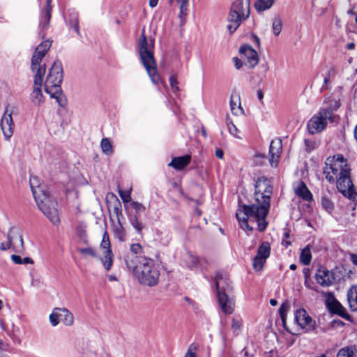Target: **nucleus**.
Here are the masks:
<instances>
[{
    "mask_svg": "<svg viewBox=\"0 0 357 357\" xmlns=\"http://www.w3.org/2000/svg\"><path fill=\"white\" fill-rule=\"evenodd\" d=\"M255 188V202L241 206L236 211V216L242 229L252 231L253 227L250 223L256 222L258 229L264 231L268 224L266 218L270 208L273 187L268 178L261 176L256 181Z\"/></svg>",
    "mask_w": 357,
    "mask_h": 357,
    "instance_id": "f257e3e1",
    "label": "nucleus"
},
{
    "mask_svg": "<svg viewBox=\"0 0 357 357\" xmlns=\"http://www.w3.org/2000/svg\"><path fill=\"white\" fill-rule=\"evenodd\" d=\"M29 184L39 209L52 224L59 225L60 219L56 208V202L50 196L46 185L36 176L30 177Z\"/></svg>",
    "mask_w": 357,
    "mask_h": 357,
    "instance_id": "f03ea898",
    "label": "nucleus"
},
{
    "mask_svg": "<svg viewBox=\"0 0 357 357\" xmlns=\"http://www.w3.org/2000/svg\"><path fill=\"white\" fill-rule=\"evenodd\" d=\"M135 259L129 257L127 268L131 271L142 284L153 287L158 284L160 277L158 266L151 258H142L139 263L135 264Z\"/></svg>",
    "mask_w": 357,
    "mask_h": 357,
    "instance_id": "7ed1b4c3",
    "label": "nucleus"
},
{
    "mask_svg": "<svg viewBox=\"0 0 357 357\" xmlns=\"http://www.w3.org/2000/svg\"><path fill=\"white\" fill-rule=\"evenodd\" d=\"M138 48L141 61L152 83L158 84L162 82L153 55L154 40L146 38L144 30L139 38Z\"/></svg>",
    "mask_w": 357,
    "mask_h": 357,
    "instance_id": "20e7f679",
    "label": "nucleus"
},
{
    "mask_svg": "<svg viewBox=\"0 0 357 357\" xmlns=\"http://www.w3.org/2000/svg\"><path fill=\"white\" fill-rule=\"evenodd\" d=\"M63 80V68L59 61H54L45 82V91L51 98H54L61 107L66 104V100L62 94L61 84Z\"/></svg>",
    "mask_w": 357,
    "mask_h": 357,
    "instance_id": "39448f33",
    "label": "nucleus"
},
{
    "mask_svg": "<svg viewBox=\"0 0 357 357\" xmlns=\"http://www.w3.org/2000/svg\"><path fill=\"white\" fill-rule=\"evenodd\" d=\"M52 45V41L46 40L38 45L32 55L31 60V68L33 73L36 84L43 83V76L45 73V64L42 63L43 59L49 51Z\"/></svg>",
    "mask_w": 357,
    "mask_h": 357,
    "instance_id": "423d86ee",
    "label": "nucleus"
},
{
    "mask_svg": "<svg viewBox=\"0 0 357 357\" xmlns=\"http://www.w3.org/2000/svg\"><path fill=\"white\" fill-rule=\"evenodd\" d=\"M52 45V41L46 40L38 45L32 55L31 60V68L33 73L36 84L43 83V76L45 73V64L42 63L43 59L49 51Z\"/></svg>",
    "mask_w": 357,
    "mask_h": 357,
    "instance_id": "0eeeda50",
    "label": "nucleus"
},
{
    "mask_svg": "<svg viewBox=\"0 0 357 357\" xmlns=\"http://www.w3.org/2000/svg\"><path fill=\"white\" fill-rule=\"evenodd\" d=\"M218 301L222 310L227 314H231L234 310L235 303L227 293L232 290L228 280L222 275L218 273L215 278Z\"/></svg>",
    "mask_w": 357,
    "mask_h": 357,
    "instance_id": "6e6552de",
    "label": "nucleus"
},
{
    "mask_svg": "<svg viewBox=\"0 0 357 357\" xmlns=\"http://www.w3.org/2000/svg\"><path fill=\"white\" fill-rule=\"evenodd\" d=\"M250 15V0H235L228 16L227 29L232 33L240 26L242 21Z\"/></svg>",
    "mask_w": 357,
    "mask_h": 357,
    "instance_id": "1a4fd4ad",
    "label": "nucleus"
},
{
    "mask_svg": "<svg viewBox=\"0 0 357 357\" xmlns=\"http://www.w3.org/2000/svg\"><path fill=\"white\" fill-rule=\"evenodd\" d=\"M337 116L328 109H319L307 122V129L310 134L315 135L321 132L327 126L328 122H336Z\"/></svg>",
    "mask_w": 357,
    "mask_h": 357,
    "instance_id": "9d476101",
    "label": "nucleus"
},
{
    "mask_svg": "<svg viewBox=\"0 0 357 357\" xmlns=\"http://www.w3.org/2000/svg\"><path fill=\"white\" fill-rule=\"evenodd\" d=\"M331 175L336 179L337 190L349 199L357 202V192L350 178V169L331 172Z\"/></svg>",
    "mask_w": 357,
    "mask_h": 357,
    "instance_id": "9b49d317",
    "label": "nucleus"
},
{
    "mask_svg": "<svg viewBox=\"0 0 357 357\" xmlns=\"http://www.w3.org/2000/svg\"><path fill=\"white\" fill-rule=\"evenodd\" d=\"M8 241L0 245L1 250H6L12 248L13 251L18 253L24 252L25 248L22 234V230L17 227H12L7 234Z\"/></svg>",
    "mask_w": 357,
    "mask_h": 357,
    "instance_id": "f8f14e48",
    "label": "nucleus"
},
{
    "mask_svg": "<svg viewBox=\"0 0 357 357\" xmlns=\"http://www.w3.org/2000/svg\"><path fill=\"white\" fill-rule=\"evenodd\" d=\"M347 169H350L347 160L344 158L343 155H337L332 160L327 159L323 173L325 175L326 179L331 183L334 181V176L331 175V172L337 173L338 171L341 172Z\"/></svg>",
    "mask_w": 357,
    "mask_h": 357,
    "instance_id": "ddd939ff",
    "label": "nucleus"
},
{
    "mask_svg": "<svg viewBox=\"0 0 357 357\" xmlns=\"http://www.w3.org/2000/svg\"><path fill=\"white\" fill-rule=\"evenodd\" d=\"M101 253L100 260L106 271H109L112 266L114 261V255L111 249V243L109 234L105 231L102 236V241L100 245Z\"/></svg>",
    "mask_w": 357,
    "mask_h": 357,
    "instance_id": "4468645a",
    "label": "nucleus"
},
{
    "mask_svg": "<svg viewBox=\"0 0 357 357\" xmlns=\"http://www.w3.org/2000/svg\"><path fill=\"white\" fill-rule=\"evenodd\" d=\"M271 253V245L269 243L263 242L257 250V254L253 259L252 266L256 271H261L269 257Z\"/></svg>",
    "mask_w": 357,
    "mask_h": 357,
    "instance_id": "2eb2a0df",
    "label": "nucleus"
},
{
    "mask_svg": "<svg viewBox=\"0 0 357 357\" xmlns=\"http://www.w3.org/2000/svg\"><path fill=\"white\" fill-rule=\"evenodd\" d=\"M295 321L297 324L307 333L312 332L315 329V321L312 319L307 311L303 308H300L296 311Z\"/></svg>",
    "mask_w": 357,
    "mask_h": 357,
    "instance_id": "dca6fc26",
    "label": "nucleus"
},
{
    "mask_svg": "<svg viewBox=\"0 0 357 357\" xmlns=\"http://www.w3.org/2000/svg\"><path fill=\"white\" fill-rule=\"evenodd\" d=\"M13 109L9 106L6 107L5 112L1 118V128L6 139H10L13 134V121L12 119Z\"/></svg>",
    "mask_w": 357,
    "mask_h": 357,
    "instance_id": "f3484780",
    "label": "nucleus"
},
{
    "mask_svg": "<svg viewBox=\"0 0 357 357\" xmlns=\"http://www.w3.org/2000/svg\"><path fill=\"white\" fill-rule=\"evenodd\" d=\"M239 52L245 59V65L248 68H252L258 63V54L250 45L241 46Z\"/></svg>",
    "mask_w": 357,
    "mask_h": 357,
    "instance_id": "a211bd4d",
    "label": "nucleus"
},
{
    "mask_svg": "<svg viewBox=\"0 0 357 357\" xmlns=\"http://www.w3.org/2000/svg\"><path fill=\"white\" fill-rule=\"evenodd\" d=\"M282 143L279 139L272 140L270 144V165L273 167H276L278 165L280 154L282 153Z\"/></svg>",
    "mask_w": 357,
    "mask_h": 357,
    "instance_id": "6ab92c4d",
    "label": "nucleus"
},
{
    "mask_svg": "<svg viewBox=\"0 0 357 357\" xmlns=\"http://www.w3.org/2000/svg\"><path fill=\"white\" fill-rule=\"evenodd\" d=\"M317 282L322 287H329L334 281L333 274L324 267H320L315 275Z\"/></svg>",
    "mask_w": 357,
    "mask_h": 357,
    "instance_id": "aec40b11",
    "label": "nucleus"
},
{
    "mask_svg": "<svg viewBox=\"0 0 357 357\" xmlns=\"http://www.w3.org/2000/svg\"><path fill=\"white\" fill-rule=\"evenodd\" d=\"M114 211L116 213L117 221L116 222H113L112 231L114 236L119 241H124L126 237V232L119 218V213L121 214V209L119 207H115Z\"/></svg>",
    "mask_w": 357,
    "mask_h": 357,
    "instance_id": "412c9836",
    "label": "nucleus"
},
{
    "mask_svg": "<svg viewBox=\"0 0 357 357\" xmlns=\"http://www.w3.org/2000/svg\"><path fill=\"white\" fill-rule=\"evenodd\" d=\"M130 253H128L126 258L125 261L126 264L127 265V261L129 257H132L135 259V264H137L139 263L142 258H146V257L142 256V254L143 253V248L142 246L139 243H133L130 245Z\"/></svg>",
    "mask_w": 357,
    "mask_h": 357,
    "instance_id": "4be33fe9",
    "label": "nucleus"
},
{
    "mask_svg": "<svg viewBox=\"0 0 357 357\" xmlns=\"http://www.w3.org/2000/svg\"><path fill=\"white\" fill-rule=\"evenodd\" d=\"M191 161V156L190 155H185L180 157H175L172 158L169 166L172 167L176 170H181L185 167Z\"/></svg>",
    "mask_w": 357,
    "mask_h": 357,
    "instance_id": "5701e85b",
    "label": "nucleus"
},
{
    "mask_svg": "<svg viewBox=\"0 0 357 357\" xmlns=\"http://www.w3.org/2000/svg\"><path fill=\"white\" fill-rule=\"evenodd\" d=\"M230 108L232 114L235 116H240L243 114L244 110L241 104V100L238 95L231 96L230 98Z\"/></svg>",
    "mask_w": 357,
    "mask_h": 357,
    "instance_id": "b1692460",
    "label": "nucleus"
},
{
    "mask_svg": "<svg viewBox=\"0 0 357 357\" xmlns=\"http://www.w3.org/2000/svg\"><path fill=\"white\" fill-rule=\"evenodd\" d=\"M349 307L352 311H357V285H353L347 291Z\"/></svg>",
    "mask_w": 357,
    "mask_h": 357,
    "instance_id": "393cba45",
    "label": "nucleus"
},
{
    "mask_svg": "<svg viewBox=\"0 0 357 357\" xmlns=\"http://www.w3.org/2000/svg\"><path fill=\"white\" fill-rule=\"evenodd\" d=\"M43 83L36 84L34 83V87L31 94V102L36 106H39L43 102V96L41 91V86Z\"/></svg>",
    "mask_w": 357,
    "mask_h": 357,
    "instance_id": "a878e982",
    "label": "nucleus"
},
{
    "mask_svg": "<svg viewBox=\"0 0 357 357\" xmlns=\"http://www.w3.org/2000/svg\"><path fill=\"white\" fill-rule=\"evenodd\" d=\"M296 194L306 201L312 199V194L303 182H300L295 190Z\"/></svg>",
    "mask_w": 357,
    "mask_h": 357,
    "instance_id": "bb28decb",
    "label": "nucleus"
},
{
    "mask_svg": "<svg viewBox=\"0 0 357 357\" xmlns=\"http://www.w3.org/2000/svg\"><path fill=\"white\" fill-rule=\"evenodd\" d=\"M62 310L63 308L55 307L53 309L52 312L50 314V321L53 326H56L62 321Z\"/></svg>",
    "mask_w": 357,
    "mask_h": 357,
    "instance_id": "cd10ccee",
    "label": "nucleus"
},
{
    "mask_svg": "<svg viewBox=\"0 0 357 357\" xmlns=\"http://www.w3.org/2000/svg\"><path fill=\"white\" fill-rule=\"evenodd\" d=\"M275 0H257L255 7L257 11L261 12L271 8Z\"/></svg>",
    "mask_w": 357,
    "mask_h": 357,
    "instance_id": "c85d7f7f",
    "label": "nucleus"
},
{
    "mask_svg": "<svg viewBox=\"0 0 357 357\" xmlns=\"http://www.w3.org/2000/svg\"><path fill=\"white\" fill-rule=\"evenodd\" d=\"M51 1L52 0H47L46 1V6L43 9V12L45 13L44 20L41 23V26L43 29L48 26L49 22L51 18V11H52V7H51Z\"/></svg>",
    "mask_w": 357,
    "mask_h": 357,
    "instance_id": "c756f323",
    "label": "nucleus"
},
{
    "mask_svg": "<svg viewBox=\"0 0 357 357\" xmlns=\"http://www.w3.org/2000/svg\"><path fill=\"white\" fill-rule=\"evenodd\" d=\"M189 0H176L177 3L178 4L180 13L179 18L181 19V22L182 23L185 21V17L188 13V3Z\"/></svg>",
    "mask_w": 357,
    "mask_h": 357,
    "instance_id": "7c9ffc66",
    "label": "nucleus"
},
{
    "mask_svg": "<svg viewBox=\"0 0 357 357\" xmlns=\"http://www.w3.org/2000/svg\"><path fill=\"white\" fill-rule=\"evenodd\" d=\"M312 259V255L309 245H307L304 249L302 250L300 255V261L304 265H308Z\"/></svg>",
    "mask_w": 357,
    "mask_h": 357,
    "instance_id": "2f4dec72",
    "label": "nucleus"
},
{
    "mask_svg": "<svg viewBox=\"0 0 357 357\" xmlns=\"http://www.w3.org/2000/svg\"><path fill=\"white\" fill-rule=\"evenodd\" d=\"M332 310L333 312L339 314L342 317L347 318L349 316L346 309L336 300L334 301L333 303Z\"/></svg>",
    "mask_w": 357,
    "mask_h": 357,
    "instance_id": "473e14b6",
    "label": "nucleus"
},
{
    "mask_svg": "<svg viewBox=\"0 0 357 357\" xmlns=\"http://www.w3.org/2000/svg\"><path fill=\"white\" fill-rule=\"evenodd\" d=\"M62 321L63 323L68 326H70L74 323V317L73 314L66 308L63 307L62 310Z\"/></svg>",
    "mask_w": 357,
    "mask_h": 357,
    "instance_id": "72a5a7b5",
    "label": "nucleus"
},
{
    "mask_svg": "<svg viewBox=\"0 0 357 357\" xmlns=\"http://www.w3.org/2000/svg\"><path fill=\"white\" fill-rule=\"evenodd\" d=\"M102 151L106 155H111L113 153V146L108 138H103L100 142Z\"/></svg>",
    "mask_w": 357,
    "mask_h": 357,
    "instance_id": "f704fd0d",
    "label": "nucleus"
},
{
    "mask_svg": "<svg viewBox=\"0 0 357 357\" xmlns=\"http://www.w3.org/2000/svg\"><path fill=\"white\" fill-rule=\"evenodd\" d=\"M282 20H281L280 17L278 16L275 17L273 20L272 28H273V34L275 36H278L280 33V32L282 31Z\"/></svg>",
    "mask_w": 357,
    "mask_h": 357,
    "instance_id": "c9c22d12",
    "label": "nucleus"
},
{
    "mask_svg": "<svg viewBox=\"0 0 357 357\" xmlns=\"http://www.w3.org/2000/svg\"><path fill=\"white\" fill-rule=\"evenodd\" d=\"M354 350L355 349L353 347H344L339 350L337 357H353Z\"/></svg>",
    "mask_w": 357,
    "mask_h": 357,
    "instance_id": "e433bc0d",
    "label": "nucleus"
},
{
    "mask_svg": "<svg viewBox=\"0 0 357 357\" xmlns=\"http://www.w3.org/2000/svg\"><path fill=\"white\" fill-rule=\"evenodd\" d=\"M227 126L231 135H232L236 138L241 139V137L239 135L240 130L231 121H229V119H227Z\"/></svg>",
    "mask_w": 357,
    "mask_h": 357,
    "instance_id": "4c0bfd02",
    "label": "nucleus"
},
{
    "mask_svg": "<svg viewBox=\"0 0 357 357\" xmlns=\"http://www.w3.org/2000/svg\"><path fill=\"white\" fill-rule=\"evenodd\" d=\"M328 105L327 107H323L321 109H328L333 114V112L337 110L340 106V103L336 100H330Z\"/></svg>",
    "mask_w": 357,
    "mask_h": 357,
    "instance_id": "58836bf2",
    "label": "nucleus"
},
{
    "mask_svg": "<svg viewBox=\"0 0 357 357\" xmlns=\"http://www.w3.org/2000/svg\"><path fill=\"white\" fill-rule=\"evenodd\" d=\"M131 225L139 233H141L144 228V224L137 216H135L134 219L131 221Z\"/></svg>",
    "mask_w": 357,
    "mask_h": 357,
    "instance_id": "ea45409f",
    "label": "nucleus"
},
{
    "mask_svg": "<svg viewBox=\"0 0 357 357\" xmlns=\"http://www.w3.org/2000/svg\"><path fill=\"white\" fill-rule=\"evenodd\" d=\"M304 143L305 146V150L307 152H311L317 146V143L313 139H305L304 140Z\"/></svg>",
    "mask_w": 357,
    "mask_h": 357,
    "instance_id": "a19ab883",
    "label": "nucleus"
},
{
    "mask_svg": "<svg viewBox=\"0 0 357 357\" xmlns=\"http://www.w3.org/2000/svg\"><path fill=\"white\" fill-rule=\"evenodd\" d=\"M242 319L234 317L231 321V328L235 332L241 329L242 326Z\"/></svg>",
    "mask_w": 357,
    "mask_h": 357,
    "instance_id": "79ce46f5",
    "label": "nucleus"
},
{
    "mask_svg": "<svg viewBox=\"0 0 357 357\" xmlns=\"http://www.w3.org/2000/svg\"><path fill=\"white\" fill-rule=\"evenodd\" d=\"M119 194L123 202H129L131 199L130 190H123L119 189Z\"/></svg>",
    "mask_w": 357,
    "mask_h": 357,
    "instance_id": "37998d69",
    "label": "nucleus"
},
{
    "mask_svg": "<svg viewBox=\"0 0 357 357\" xmlns=\"http://www.w3.org/2000/svg\"><path fill=\"white\" fill-rule=\"evenodd\" d=\"M197 347L195 344L192 343L189 347L185 354L184 357H197L196 351Z\"/></svg>",
    "mask_w": 357,
    "mask_h": 357,
    "instance_id": "c03bdc74",
    "label": "nucleus"
},
{
    "mask_svg": "<svg viewBox=\"0 0 357 357\" xmlns=\"http://www.w3.org/2000/svg\"><path fill=\"white\" fill-rule=\"evenodd\" d=\"M187 264H188V266L190 267V268H194L195 267L197 264L199 263V259L196 256H194V255H188V259H187Z\"/></svg>",
    "mask_w": 357,
    "mask_h": 357,
    "instance_id": "a18cd8bd",
    "label": "nucleus"
},
{
    "mask_svg": "<svg viewBox=\"0 0 357 357\" xmlns=\"http://www.w3.org/2000/svg\"><path fill=\"white\" fill-rule=\"evenodd\" d=\"M321 205L328 212L331 211L333 208L332 202L326 197L321 199Z\"/></svg>",
    "mask_w": 357,
    "mask_h": 357,
    "instance_id": "49530a36",
    "label": "nucleus"
},
{
    "mask_svg": "<svg viewBox=\"0 0 357 357\" xmlns=\"http://www.w3.org/2000/svg\"><path fill=\"white\" fill-rule=\"evenodd\" d=\"M169 83L173 92L176 93L179 91V88L178 86V81L176 75H173L170 77Z\"/></svg>",
    "mask_w": 357,
    "mask_h": 357,
    "instance_id": "de8ad7c7",
    "label": "nucleus"
},
{
    "mask_svg": "<svg viewBox=\"0 0 357 357\" xmlns=\"http://www.w3.org/2000/svg\"><path fill=\"white\" fill-rule=\"evenodd\" d=\"M132 208L137 212L141 213L145 211V207L142 204L133 202L132 204Z\"/></svg>",
    "mask_w": 357,
    "mask_h": 357,
    "instance_id": "09e8293b",
    "label": "nucleus"
},
{
    "mask_svg": "<svg viewBox=\"0 0 357 357\" xmlns=\"http://www.w3.org/2000/svg\"><path fill=\"white\" fill-rule=\"evenodd\" d=\"M79 252L84 255H91L92 257H95V252L91 248H81L79 250Z\"/></svg>",
    "mask_w": 357,
    "mask_h": 357,
    "instance_id": "8fccbe9b",
    "label": "nucleus"
},
{
    "mask_svg": "<svg viewBox=\"0 0 357 357\" xmlns=\"http://www.w3.org/2000/svg\"><path fill=\"white\" fill-rule=\"evenodd\" d=\"M11 259L15 264H22V259L19 255H11Z\"/></svg>",
    "mask_w": 357,
    "mask_h": 357,
    "instance_id": "3c124183",
    "label": "nucleus"
},
{
    "mask_svg": "<svg viewBox=\"0 0 357 357\" xmlns=\"http://www.w3.org/2000/svg\"><path fill=\"white\" fill-rule=\"evenodd\" d=\"M233 61L234 63L235 68L236 69H240L243 66V62L238 58L234 57L233 59Z\"/></svg>",
    "mask_w": 357,
    "mask_h": 357,
    "instance_id": "603ef678",
    "label": "nucleus"
},
{
    "mask_svg": "<svg viewBox=\"0 0 357 357\" xmlns=\"http://www.w3.org/2000/svg\"><path fill=\"white\" fill-rule=\"evenodd\" d=\"M215 155H216L217 158H218L220 159H222L223 156H224L223 151L221 150V149H217L215 151Z\"/></svg>",
    "mask_w": 357,
    "mask_h": 357,
    "instance_id": "864d4df0",
    "label": "nucleus"
},
{
    "mask_svg": "<svg viewBox=\"0 0 357 357\" xmlns=\"http://www.w3.org/2000/svg\"><path fill=\"white\" fill-rule=\"evenodd\" d=\"M33 264V260L30 257H24L22 259V264Z\"/></svg>",
    "mask_w": 357,
    "mask_h": 357,
    "instance_id": "5fc2aeb1",
    "label": "nucleus"
},
{
    "mask_svg": "<svg viewBox=\"0 0 357 357\" xmlns=\"http://www.w3.org/2000/svg\"><path fill=\"white\" fill-rule=\"evenodd\" d=\"M351 260L354 265L357 266V254L351 255Z\"/></svg>",
    "mask_w": 357,
    "mask_h": 357,
    "instance_id": "6e6d98bb",
    "label": "nucleus"
},
{
    "mask_svg": "<svg viewBox=\"0 0 357 357\" xmlns=\"http://www.w3.org/2000/svg\"><path fill=\"white\" fill-rule=\"evenodd\" d=\"M158 2V0H149V6L151 8H153L157 5Z\"/></svg>",
    "mask_w": 357,
    "mask_h": 357,
    "instance_id": "4d7b16f0",
    "label": "nucleus"
},
{
    "mask_svg": "<svg viewBox=\"0 0 357 357\" xmlns=\"http://www.w3.org/2000/svg\"><path fill=\"white\" fill-rule=\"evenodd\" d=\"M347 48L348 50H354V49L355 48V43H348V44L347 45Z\"/></svg>",
    "mask_w": 357,
    "mask_h": 357,
    "instance_id": "13d9d810",
    "label": "nucleus"
},
{
    "mask_svg": "<svg viewBox=\"0 0 357 357\" xmlns=\"http://www.w3.org/2000/svg\"><path fill=\"white\" fill-rule=\"evenodd\" d=\"M108 280H109V281H111V282H112V281H118V278H117V277H116V276H115V275H109L108 276Z\"/></svg>",
    "mask_w": 357,
    "mask_h": 357,
    "instance_id": "bf43d9fd",
    "label": "nucleus"
},
{
    "mask_svg": "<svg viewBox=\"0 0 357 357\" xmlns=\"http://www.w3.org/2000/svg\"><path fill=\"white\" fill-rule=\"evenodd\" d=\"M39 282H39V280H34V279H33V280H31V284L32 286H33V287H37V286L38 285Z\"/></svg>",
    "mask_w": 357,
    "mask_h": 357,
    "instance_id": "052dcab7",
    "label": "nucleus"
},
{
    "mask_svg": "<svg viewBox=\"0 0 357 357\" xmlns=\"http://www.w3.org/2000/svg\"><path fill=\"white\" fill-rule=\"evenodd\" d=\"M255 158H256V160H257L258 158L264 159L265 156H264V155H263L261 153H256Z\"/></svg>",
    "mask_w": 357,
    "mask_h": 357,
    "instance_id": "680f3d73",
    "label": "nucleus"
},
{
    "mask_svg": "<svg viewBox=\"0 0 357 357\" xmlns=\"http://www.w3.org/2000/svg\"><path fill=\"white\" fill-rule=\"evenodd\" d=\"M257 96H258V98H259L260 100H262V98H263V97H264V94H263L262 91H259L257 92Z\"/></svg>",
    "mask_w": 357,
    "mask_h": 357,
    "instance_id": "e2e57ef3",
    "label": "nucleus"
},
{
    "mask_svg": "<svg viewBox=\"0 0 357 357\" xmlns=\"http://www.w3.org/2000/svg\"><path fill=\"white\" fill-rule=\"evenodd\" d=\"M277 301L275 300V299H271L270 300V304L272 305V306H275L277 305Z\"/></svg>",
    "mask_w": 357,
    "mask_h": 357,
    "instance_id": "0e129e2a",
    "label": "nucleus"
},
{
    "mask_svg": "<svg viewBox=\"0 0 357 357\" xmlns=\"http://www.w3.org/2000/svg\"><path fill=\"white\" fill-rule=\"evenodd\" d=\"M282 244H283V245H286V247H287L288 245H291V243H290V242H289L288 241H286V240H284H284L282 241Z\"/></svg>",
    "mask_w": 357,
    "mask_h": 357,
    "instance_id": "69168bd1",
    "label": "nucleus"
},
{
    "mask_svg": "<svg viewBox=\"0 0 357 357\" xmlns=\"http://www.w3.org/2000/svg\"><path fill=\"white\" fill-rule=\"evenodd\" d=\"M283 307H283V306H282V307H280V310L281 317H282V319L284 320V317Z\"/></svg>",
    "mask_w": 357,
    "mask_h": 357,
    "instance_id": "338daca9",
    "label": "nucleus"
},
{
    "mask_svg": "<svg viewBox=\"0 0 357 357\" xmlns=\"http://www.w3.org/2000/svg\"><path fill=\"white\" fill-rule=\"evenodd\" d=\"M290 268H291V270H295V269L296 268V266L295 264H291V265L290 266Z\"/></svg>",
    "mask_w": 357,
    "mask_h": 357,
    "instance_id": "774afa93",
    "label": "nucleus"
}]
</instances>
